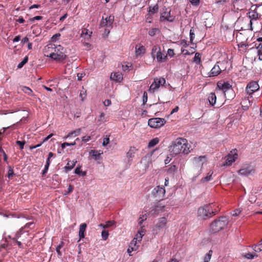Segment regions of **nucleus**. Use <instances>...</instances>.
I'll list each match as a JSON object with an SVG mask.
<instances>
[{
	"instance_id": "1",
	"label": "nucleus",
	"mask_w": 262,
	"mask_h": 262,
	"mask_svg": "<svg viewBox=\"0 0 262 262\" xmlns=\"http://www.w3.org/2000/svg\"><path fill=\"white\" fill-rule=\"evenodd\" d=\"M191 146L185 138H178L173 141L169 146V151L173 156L183 154L187 155L190 152Z\"/></svg>"
},
{
	"instance_id": "2",
	"label": "nucleus",
	"mask_w": 262,
	"mask_h": 262,
	"mask_svg": "<svg viewBox=\"0 0 262 262\" xmlns=\"http://www.w3.org/2000/svg\"><path fill=\"white\" fill-rule=\"evenodd\" d=\"M228 224V220L225 216L219 217L210 225V232L214 233L224 229Z\"/></svg>"
},
{
	"instance_id": "3",
	"label": "nucleus",
	"mask_w": 262,
	"mask_h": 262,
	"mask_svg": "<svg viewBox=\"0 0 262 262\" xmlns=\"http://www.w3.org/2000/svg\"><path fill=\"white\" fill-rule=\"evenodd\" d=\"M197 214L200 219L205 220L214 215L216 212L213 211L211 205L206 204L198 208Z\"/></svg>"
},
{
	"instance_id": "4",
	"label": "nucleus",
	"mask_w": 262,
	"mask_h": 262,
	"mask_svg": "<svg viewBox=\"0 0 262 262\" xmlns=\"http://www.w3.org/2000/svg\"><path fill=\"white\" fill-rule=\"evenodd\" d=\"M55 55L53 56L52 59L57 61H62L67 58V50L60 45L56 46L54 50Z\"/></svg>"
},
{
	"instance_id": "5",
	"label": "nucleus",
	"mask_w": 262,
	"mask_h": 262,
	"mask_svg": "<svg viewBox=\"0 0 262 262\" xmlns=\"http://www.w3.org/2000/svg\"><path fill=\"white\" fill-rule=\"evenodd\" d=\"M151 56L155 58H156L157 60L159 62H163L166 60L167 55L163 54L161 51V49L157 46H154L151 50Z\"/></svg>"
},
{
	"instance_id": "6",
	"label": "nucleus",
	"mask_w": 262,
	"mask_h": 262,
	"mask_svg": "<svg viewBox=\"0 0 262 262\" xmlns=\"http://www.w3.org/2000/svg\"><path fill=\"white\" fill-rule=\"evenodd\" d=\"M165 83L166 80L165 78L163 77L155 78L153 82L150 85L148 91L151 93H154L161 85H164Z\"/></svg>"
},
{
	"instance_id": "7",
	"label": "nucleus",
	"mask_w": 262,
	"mask_h": 262,
	"mask_svg": "<svg viewBox=\"0 0 262 262\" xmlns=\"http://www.w3.org/2000/svg\"><path fill=\"white\" fill-rule=\"evenodd\" d=\"M165 190L162 186H158L155 187L152 191V194L156 201L162 200L165 196Z\"/></svg>"
},
{
	"instance_id": "8",
	"label": "nucleus",
	"mask_w": 262,
	"mask_h": 262,
	"mask_svg": "<svg viewBox=\"0 0 262 262\" xmlns=\"http://www.w3.org/2000/svg\"><path fill=\"white\" fill-rule=\"evenodd\" d=\"M166 123L164 118H154L148 120V124L151 128H160Z\"/></svg>"
},
{
	"instance_id": "9",
	"label": "nucleus",
	"mask_w": 262,
	"mask_h": 262,
	"mask_svg": "<svg viewBox=\"0 0 262 262\" xmlns=\"http://www.w3.org/2000/svg\"><path fill=\"white\" fill-rule=\"evenodd\" d=\"M259 89V85L256 81H251L247 85L246 91L249 96L252 95L254 93Z\"/></svg>"
},
{
	"instance_id": "10",
	"label": "nucleus",
	"mask_w": 262,
	"mask_h": 262,
	"mask_svg": "<svg viewBox=\"0 0 262 262\" xmlns=\"http://www.w3.org/2000/svg\"><path fill=\"white\" fill-rule=\"evenodd\" d=\"M238 157L237 150L236 149L232 150L226 157L225 163L224 164L225 166H230L234 162Z\"/></svg>"
},
{
	"instance_id": "11",
	"label": "nucleus",
	"mask_w": 262,
	"mask_h": 262,
	"mask_svg": "<svg viewBox=\"0 0 262 262\" xmlns=\"http://www.w3.org/2000/svg\"><path fill=\"white\" fill-rule=\"evenodd\" d=\"M55 47L56 45L52 43L46 46L43 49L45 55L52 59L53 56L55 55L54 54V50H55Z\"/></svg>"
},
{
	"instance_id": "12",
	"label": "nucleus",
	"mask_w": 262,
	"mask_h": 262,
	"mask_svg": "<svg viewBox=\"0 0 262 262\" xmlns=\"http://www.w3.org/2000/svg\"><path fill=\"white\" fill-rule=\"evenodd\" d=\"M174 18L175 17L174 16L171 15L170 10H168V9H166V11L162 12L161 14L160 21H167L169 22H172L174 20Z\"/></svg>"
},
{
	"instance_id": "13",
	"label": "nucleus",
	"mask_w": 262,
	"mask_h": 262,
	"mask_svg": "<svg viewBox=\"0 0 262 262\" xmlns=\"http://www.w3.org/2000/svg\"><path fill=\"white\" fill-rule=\"evenodd\" d=\"M220 64H222L220 62H217L216 63L212 68L209 73H208V77H215L219 75L221 71V68H220Z\"/></svg>"
},
{
	"instance_id": "14",
	"label": "nucleus",
	"mask_w": 262,
	"mask_h": 262,
	"mask_svg": "<svg viewBox=\"0 0 262 262\" xmlns=\"http://www.w3.org/2000/svg\"><path fill=\"white\" fill-rule=\"evenodd\" d=\"M250 50L256 53L258 57V59L262 60V42L255 43L254 46L250 49Z\"/></svg>"
},
{
	"instance_id": "15",
	"label": "nucleus",
	"mask_w": 262,
	"mask_h": 262,
	"mask_svg": "<svg viewBox=\"0 0 262 262\" xmlns=\"http://www.w3.org/2000/svg\"><path fill=\"white\" fill-rule=\"evenodd\" d=\"M167 221L166 217L159 218L158 222L155 225V230H160L165 227L167 224Z\"/></svg>"
},
{
	"instance_id": "16",
	"label": "nucleus",
	"mask_w": 262,
	"mask_h": 262,
	"mask_svg": "<svg viewBox=\"0 0 262 262\" xmlns=\"http://www.w3.org/2000/svg\"><path fill=\"white\" fill-rule=\"evenodd\" d=\"M206 161V157L205 156H201L199 157H195L193 159V164L198 167H203V164Z\"/></svg>"
},
{
	"instance_id": "17",
	"label": "nucleus",
	"mask_w": 262,
	"mask_h": 262,
	"mask_svg": "<svg viewBox=\"0 0 262 262\" xmlns=\"http://www.w3.org/2000/svg\"><path fill=\"white\" fill-rule=\"evenodd\" d=\"M217 86L220 90H222L225 93L227 91H232L231 85L228 82L219 81L217 83Z\"/></svg>"
},
{
	"instance_id": "18",
	"label": "nucleus",
	"mask_w": 262,
	"mask_h": 262,
	"mask_svg": "<svg viewBox=\"0 0 262 262\" xmlns=\"http://www.w3.org/2000/svg\"><path fill=\"white\" fill-rule=\"evenodd\" d=\"M254 169L251 166H248L246 167L241 169L238 170V172L241 175L247 176L253 172Z\"/></svg>"
},
{
	"instance_id": "19",
	"label": "nucleus",
	"mask_w": 262,
	"mask_h": 262,
	"mask_svg": "<svg viewBox=\"0 0 262 262\" xmlns=\"http://www.w3.org/2000/svg\"><path fill=\"white\" fill-rule=\"evenodd\" d=\"M34 223L33 222L27 223L23 227H21L19 229V231H18L16 233V237H20V234H23V231H24V229H26L27 228L33 229L34 228Z\"/></svg>"
},
{
	"instance_id": "20",
	"label": "nucleus",
	"mask_w": 262,
	"mask_h": 262,
	"mask_svg": "<svg viewBox=\"0 0 262 262\" xmlns=\"http://www.w3.org/2000/svg\"><path fill=\"white\" fill-rule=\"evenodd\" d=\"M111 79L115 81L120 82L123 79L122 74L120 72L112 73Z\"/></svg>"
},
{
	"instance_id": "21",
	"label": "nucleus",
	"mask_w": 262,
	"mask_h": 262,
	"mask_svg": "<svg viewBox=\"0 0 262 262\" xmlns=\"http://www.w3.org/2000/svg\"><path fill=\"white\" fill-rule=\"evenodd\" d=\"M87 225L85 223H82L80 225L79 230V241L81 239L83 238L85 236V231L86 230Z\"/></svg>"
},
{
	"instance_id": "22",
	"label": "nucleus",
	"mask_w": 262,
	"mask_h": 262,
	"mask_svg": "<svg viewBox=\"0 0 262 262\" xmlns=\"http://www.w3.org/2000/svg\"><path fill=\"white\" fill-rule=\"evenodd\" d=\"M135 51L137 55H140L145 53V48L143 45H137L135 47Z\"/></svg>"
},
{
	"instance_id": "23",
	"label": "nucleus",
	"mask_w": 262,
	"mask_h": 262,
	"mask_svg": "<svg viewBox=\"0 0 262 262\" xmlns=\"http://www.w3.org/2000/svg\"><path fill=\"white\" fill-rule=\"evenodd\" d=\"M208 100L211 105L213 106L216 102V96L214 93H211L208 98Z\"/></svg>"
},
{
	"instance_id": "24",
	"label": "nucleus",
	"mask_w": 262,
	"mask_h": 262,
	"mask_svg": "<svg viewBox=\"0 0 262 262\" xmlns=\"http://www.w3.org/2000/svg\"><path fill=\"white\" fill-rule=\"evenodd\" d=\"M165 206L164 205H158L155 206L154 209H152V211L154 213L158 214L160 212H163L165 209Z\"/></svg>"
},
{
	"instance_id": "25",
	"label": "nucleus",
	"mask_w": 262,
	"mask_h": 262,
	"mask_svg": "<svg viewBox=\"0 0 262 262\" xmlns=\"http://www.w3.org/2000/svg\"><path fill=\"white\" fill-rule=\"evenodd\" d=\"M76 163V161H69L67 164L68 165L64 167L66 172H67L71 170V169H72L74 168V167L75 166Z\"/></svg>"
},
{
	"instance_id": "26",
	"label": "nucleus",
	"mask_w": 262,
	"mask_h": 262,
	"mask_svg": "<svg viewBox=\"0 0 262 262\" xmlns=\"http://www.w3.org/2000/svg\"><path fill=\"white\" fill-rule=\"evenodd\" d=\"M160 141V140L158 138H155L149 141L148 144V147L149 148L152 147L156 145Z\"/></svg>"
},
{
	"instance_id": "27",
	"label": "nucleus",
	"mask_w": 262,
	"mask_h": 262,
	"mask_svg": "<svg viewBox=\"0 0 262 262\" xmlns=\"http://www.w3.org/2000/svg\"><path fill=\"white\" fill-rule=\"evenodd\" d=\"M249 17L251 19H254L256 20L258 18L259 14L257 12H255L254 11H252L249 12L248 13Z\"/></svg>"
},
{
	"instance_id": "28",
	"label": "nucleus",
	"mask_w": 262,
	"mask_h": 262,
	"mask_svg": "<svg viewBox=\"0 0 262 262\" xmlns=\"http://www.w3.org/2000/svg\"><path fill=\"white\" fill-rule=\"evenodd\" d=\"M212 174H213V171H210L208 173L207 176L206 177H204L201 179V182L204 183H205V182L210 181L212 179Z\"/></svg>"
},
{
	"instance_id": "29",
	"label": "nucleus",
	"mask_w": 262,
	"mask_h": 262,
	"mask_svg": "<svg viewBox=\"0 0 262 262\" xmlns=\"http://www.w3.org/2000/svg\"><path fill=\"white\" fill-rule=\"evenodd\" d=\"M28 231H23V234H20V237L19 238H17L16 237V234L15 235V237H14V238H13V240H14V239H20V240L21 241H25V240L27 238L28 236Z\"/></svg>"
},
{
	"instance_id": "30",
	"label": "nucleus",
	"mask_w": 262,
	"mask_h": 262,
	"mask_svg": "<svg viewBox=\"0 0 262 262\" xmlns=\"http://www.w3.org/2000/svg\"><path fill=\"white\" fill-rule=\"evenodd\" d=\"M201 54L199 53H196L193 58V62L197 64H200L201 63Z\"/></svg>"
},
{
	"instance_id": "31",
	"label": "nucleus",
	"mask_w": 262,
	"mask_h": 262,
	"mask_svg": "<svg viewBox=\"0 0 262 262\" xmlns=\"http://www.w3.org/2000/svg\"><path fill=\"white\" fill-rule=\"evenodd\" d=\"M178 168L174 165H170L167 169V172L169 174H174L177 171Z\"/></svg>"
},
{
	"instance_id": "32",
	"label": "nucleus",
	"mask_w": 262,
	"mask_h": 262,
	"mask_svg": "<svg viewBox=\"0 0 262 262\" xmlns=\"http://www.w3.org/2000/svg\"><path fill=\"white\" fill-rule=\"evenodd\" d=\"M107 21L108 26L112 27V24L114 20V16L113 15H110L109 16H107L104 18Z\"/></svg>"
},
{
	"instance_id": "33",
	"label": "nucleus",
	"mask_w": 262,
	"mask_h": 262,
	"mask_svg": "<svg viewBox=\"0 0 262 262\" xmlns=\"http://www.w3.org/2000/svg\"><path fill=\"white\" fill-rule=\"evenodd\" d=\"M81 133V128H78L76 130L71 132V133H69L67 136L66 138H68L72 136H77L80 134Z\"/></svg>"
},
{
	"instance_id": "34",
	"label": "nucleus",
	"mask_w": 262,
	"mask_h": 262,
	"mask_svg": "<svg viewBox=\"0 0 262 262\" xmlns=\"http://www.w3.org/2000/svg\"><path fill=\"white\" fill-rule=\"evenodd\" d=\"M92 34V32L89 30L88 29L86 28H83L81 32V35H84L85 36H88L89 38H90Z\"/></svg>"
},
{
	"instance_id": "35",
	"label": "nucleus",
	"mask_w": 262,
	"mask_h": 262,
	"mask_svg": "<svg viewBox=\"0 0 262 262\" xmlns=\"http://www.w3.org/2000/svg\"><path fill=\"white\" fill-rule=\"evenodd\" d=\"M90 153L92 155V156L95 157L96 160L99 159L100 157V154L95 150H91Z\"/></svg>"
},
{
	"instance_id": "36",
	"label": "nucleus",
	"mask_w": 262,
	"mask_h": 262,
	"mask_svg": "<svg viewBox=\"0 0 262 262\" xmlns=\"http://www.w3.org/2000/svg\"><path fill=\"white\" fill-rule=\"evenodd\" d=\"M28 61V57L26 56L23 60L18 63L17 66V68L20 69Z\"/></svg>"
},
{
	"instance_id": "37",
	"label": "nucleus",
	"mask_w": 262,
	"mask_h": 262,
	"mask_svg": "<svg viewBox=\"0 0 262 262\" xmlns=\"http://www.w3.org/2000/svg\"><path fill=\"white\" fill-rule=\"evenodd\" d=\"M136 150V149L135 148L131 147L127 153V157L129 158H133L134 156V154Z\"/></svg>"
},
{
	"instance_id": "38",
	"label": "nucleus",
	"mask_w": 262,
	"mask_h": 262,
	"mask_svg": "<svg viewBox=\"0 0 262 262\" xmlns=\"http://www.w3.org/2000/svg\"><path fill=\"white\" fill-rule=\"evenodd\" d=\"M149 13L154 14L155 13H156V12H157L158 11L159 7H158V5H156L152 7H149Z\"/></svg>"
},
{
	"instance_id": "39",
	"label": "nucleus",
	"mask_w": 262,
	"mask_h": 262,
	"mask_svg": "<svg viewBox=\"0 0 262 262\" xmlns=\"http://www.w3.org/2000/svg\"><path fill=\"white\" fill-rule=\"evenodd\" d=\"M212 253V250H210L209 251V252L205 255L204 257V262H209L211 257Z\"/></svg>"
},
{
	"instance_id": "40",
	"label": "nucleus",
	"mask_w": 262,
	"mask_h": 262,
	"mask_svg": "<svg viewBox=\"0 0 262 262\" xmlns=\"http://www.w3.org/2000/svg\"><path fill=\"white\" fill-rule=\"evenodd\" d=\"M64 243L63 242H61L59 245H58L56 248V251L59 256H61L62 255L61 252H60V249L63 246Z\"/></svg>"
},
{
	"instance_id": "41",
	"label": "nucleus",
	"mask_w": 262,
	"mask_h": 262,
	"mask_svg": "<svg viewBox=\"0 0 262 262\" xmlns=\"http://www.w3.org/2000/svg\"><path fill=\"white\" fill-rule=\"evenodd\" d=\"M108 235H109V233L107 231L104 230L102 231L101 236H102V239L104 241H105L107 239Z\"/></svg>"
},
{
	"instance_id": "42",
	"label": "nucleus",
	"mask_w": 262,
	"mask_h": 262,
	"mask_svg": "<svg viewBox=\"0 0 262 262\" xmlns=\"http://www.w3.org/2000/svg\"><path fill=\"white\" fill-rule=\"evenodd\" d=\"M106 20L104 19V16H102V18L101 20V22H100V26L101 27H110V26H108V24L106 23Z\"/></svg>"
},
{
	"instance_id": "43",
	"label": "nucleus",
	"mask_w": 262,
	"mask_h": 262,
	"mask_svg": "<svg viewBox=\"0 0 262 262\" xmlns=\"http://www.w3.org/2000/svg\"><path fill=\"white\" fill-rule=\"evenodd\" d=\"M8 177L9 179H11L14 175V171L13 168L11 166H9V169L8 171Z\"/></svg>"
},
{
	"instance_id": "44",
	"label": "nucleus",
	"mask_w": 262,
	"mask_h": 262,
	"mask_svg": "<svg viewBox=\"0 0 262 262\" xmlns=\"http://www.w3.org/2000/svg\"><path fill=\"white\" fill-rule=\"evenodd\" d=\"M129 246L135 248L136 249H138L139 245L138 244L137 242H136V239H133Z\"/></svg>"
},
{
	"instance_id": "45",
	"label": "nucleus",
	"mask_w": 262,
	"mask_h": 262,
	"mask_svg": "<svg viewBox=\"0 0 262 262\" xmlns=\"http://www.w3.org/2000/svg\"><path fill=\"white\" fill-rule=\"evenodd\" d=\"M22 90L25 93L29 95H31L32 94V91L30 88L28 87L24 86Z\"/></svg>"
},
{
	"instance_id": "46",
	"label": "nucleus",
	"mask_w": 262,
	"mask_h": 262,
	"mask_svg": "<svg viewBox=\"0 0 262 262\" xmlns=\"http://www.w3.org/2000/svg\"><path fill=\"white\" fill-rule=\"evenodd\" d=\"M253 249L256 252H259L262 251V243L258 245H255Z\"/></svg>"
},
{
	"instance_id": "47",
	"label": "nucleus",
	"mask_w": 262,
	"mask_h": 262,
	"mask_svg": "<svg viewBox=\"0 0 262 262\" xmlns=\"http://www.w3.org/2000/svg\"><path fill=\"white\" fill-rule=\"evenodd\" d=\"M189 35H190V41L192 43V41L194 38V36H195V34H194V30H193V28H191L190 29V32H189Z\"/></svg>"
},
{
	"instance_id": "48",
	"label": "nucleus",
	"mask_w": 262,
	"mask_h": 262,
	"mask_svg": "<svg viewBox=\"0 0 262 262\" xmlns=\"http://www.w3.org/2000/svg\"><path fill=\"white\" fill-rule=\"evenodd\" d=\"M136 237L134 238L133 239H136V242H140V241H141L142 240V237H143V233H137V234H136Z\"/></svg>"
},
{
	"instance_id": "49",
	"label": "nucleus",
	"mask_w": 262,
	"mask_h": 262,
	"mask_svg": "<svg viewBox=\"0 0 262 262\" xmlns=\"http://www.w3.org/2000/svg\"><path fill=\"white\" fill-rule=\"evenodd\" d=\"M157 31H158V29L152 28L149 31L148 34L150 36H154L156 34Z\"/></svg>"
},
{
	"instance_id": "50",
	"label": "nucleus",
	"mask_w": 262,
	"mask_h": 262,
	"mask_svg": "<svg viewBox=\"0 0 262 262\" xmlns=\"http://www.w3.org/2000/svg\"><path fill=\"white\" fill-rule=\"evenodd\" d=\"M75 144H76L75 141L73 143L64 142L61 144V147L63 149V148H66V146L74 145Z\"/></svg>"
},
{
	"instance_id": "51",
	"label": "nucleus",
	"mask_w": 262,
	"mask_h": 262,
	"mask_svg": "<svg viewBox=\"0 0 262 262\" xmlns=\"http://www.w3.org/2000/svg\"><path fill=\"white\" fill-rule=\"evenodd\" d=\"M16 143L17 145L19 146L20 149H24V145L25 144L26 142L25 141H17L16 142Z\"/></svg>"
},
{
	"instance_id": "52",
	"label": "nucleus",
	"mask_w": 262,
	"mask_h": 262,
	"mask_svg": "<svg viewBox=\"0 0 262 262\" xmlns=\"http://www.w3.org/2000/svg\"><path fill=\"white\" fill-rule=\"evenodd\" d=\"M192 6L197 7L200 5V0H189Z\"/></svg>"
},
{
	"instance_id": "53",
	"label": "nucleus",
	"mask_w": 262,
	"mask_h": 262,
	"mask_svg": "<svg viewBox=\"0 0 262 262\" xmlns=\"http://www.w3.org/2000/svg\"><path fill=\"white\" fill-rule=\"evenodd\" d=\"M83 46L85 47V49L86 50H90L91 49V45L88 42H83Z\"/></svg>"
},
{
	"instance_id": "54",
	"label": "nucleus",
	"mask_w": 262,
	"mask_h": 262,
	"mask_svg": "<svg viewBox=\"0 0 262 262\" xmlns=\"http://www.w3.org/2000/svg\"><path fill=\"white\" fill-rule=\"evenodd\" d=\"M104 117L105 114L104 113H101L99 116V118L98 119V121L100 122H103L105 121V120H104Z\"/></svg>"
},
{
	"instance_id": "55",
	"label": "nucleus",
	"mask_w": 262,
	"mask_h": 262,
	"mask_svg": "<svg viewBox=\"0 0 262 262\" xmlns=\"http://www.w3.org/2000/svg\"><path fill=\"white\" fill-rule=\"evenodd\" d=\"M255 254L251 253H248L245 255V256L248 259H253L255 256H256Z\"/></svg>"
},
{
	"instance_id": "56",
	"label": "nucleus",
	"mask_w": 262,
	"mask_h": 262,
	"mask_svg": "<svg viewBox=\"0 0 262 262\" xmlns=\"http://www.w3.org/2000/svg\"><path fill=\"white\" fill-rule=\"evenodd\" d=\"M241 212L239 209H235L231 212V214L233 216H237L240 214Z\"/></svg>"
},
{
	"instance_id": "57",
	"label": "nucleus",
	"mask_w": 262,
	"mask_h": 262,
	"mask_svg": "<svg viewBox=\"0 0 262 262\" xmlns=\"http://www.w3.org/2000/svg\"><path fill=\"white\" fill-rule=\"evenodd\" d=\"M60 36V34L59 33H57L54 35L52 37V40L53 41H55Z\"/></svg>"
},
{
	"instance_id": "58",
	"label": "nucleus",
	"mask_w": 262,
	"mask_h": 262,
	"mask_svg": "<svg viewBox=\"0 0 262 262\" xmlns=\"http://www.w3.org/2000/svg\"><path fill=\"white\" fill-rule=\"evenodd\" d=\"M138 249H136L135 248H133L132 247H128V249H127V252L128 253L129 255L130 256L132 255L131 254V253L133 251H136Z\"/></svg>"
},
{
	"instance_id": "59",
	"label": "nucleus",
	"mask_w": 262,
	"mask_h": 262,
	"mask_svg": "<svg viewBox=\"0 0 262 262\" xmlns=\"http://www.w3.org/2000/svg\"><path fill=\"white\" fill-rule=\"evenodd\" d=\"M73 186L71 185H69V187H68V190L67 192H65L64 194L65 195L71 193L73 191Z\"/></svg>"
},
{
	"instance_id": "60",
	"label": "nucleus",
	"mask_w": 262,
	"mask_h": 262,
	"mask_svg": "<svg viewBox=\"0 0 262 262\" xmlns=\"http://www.w3.org/2000/svg\"><path fill=\"white\" fill-rule=\"evenodd\" d=\"M110 142V139L109 138H105L103 139V146H106Z\"/></svg>"
},
{
	"instance_id": "61",
	"label": "nucleus",
	"mask_w": 262,
	"mask_h": 262,
	"mask_svg": "<svg viewBox=\"0 0 262 262\" xmlns=\"http://www.w3.org/2000/svg\"><path fill=\"white\" fill-rule=\"evenodd\" d=\"M167 53L170 57H173L174 55V51L173 49H169L167 51Z\"/></svg>"
},
{
	"instance_id": "62",
	"label": "nucleus",
	"mask_w": 262,
	"mask_h": 262,
	"mask_svg": "<svg viewBox=\"0 0 262 262\" xmlns=\"http://www.w3.org/2000/svg\"><path fill=\"white\" fill-rule=\"evenodd\" d=\"M91 139V136H84L82 137V141L83 142H86Z\"/></svg>"
},
{
	"instance_id": "63",
	"label": "nucleus",
	"mask_w": 262,
	"mask_h": 262,
	"mask_svg": "<svg viewBox=\"0 0 262 262\" xmlns=\"http://www.w3.org/2000/svg\"><path fill=\"white\" fill-rule=\"evenodd\" d=\"M114 224H115L114 221H107L106 223V227H107V228H108V227L113 226V225H114Z\"/></svg>"
},
{
	"instance_id": "64",
	"label": "nucleus",
	"mask_w": 262,
	"mask_h": 262,
	"mask_svg": "<svg viewBox=\"0 0 262 262\" xmlns=\"http://www.w3.org/2000/svg\"><path fill=\"white\" fill-rule=\"evenodd\" d=\"M181 45L183 46V47L186 48L188 46V44L187 42V41L185 40H182L181 41Z\"/></svg>"
}]
</instances>
